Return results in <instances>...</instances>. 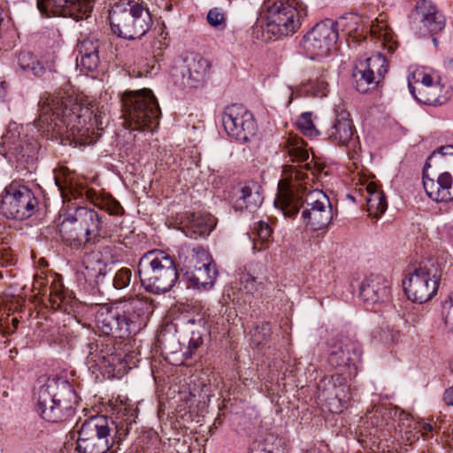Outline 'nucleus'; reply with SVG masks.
Wrapping results in <instances>:
<instances>
[{
    "label": "nucleus",
    "instance_id": "obj_1",
    "mask_svg": "<svg viewBox=\"0 0 453 453\" xmlns=\"http://www.w3.org/2000/svg\"><path fill=\"white\" fill-rule=\"evenodd\" d=\"M315 173L309 164L283 167V177L278 184L274 200L285 217L292 218L303 206L302 219L306 226L313 231L326 228L333 219V211L328 196L320 189H311Z\"/></svg>",
    "mask_w": 453,
    "mask_h": 453
},
{
    "label": "nucleus",
    "instance_id": "obj_2",
    "mask_svg": "<svg viewBox=\"0 0 453 453\" xmlns=\"http://www.w3.org/2000/svg\"><path fill=\"white\" fill-rule=\"evenodd\" d=\"M39 107L37 127L44 133L65 134L71 143L79 145L94 143L101 135V116L76 98L47 95L40 100Z\"/></svg>",
    "mask_w": 453,
    "mask_h": 453
},
{
    "label": "nucleus",
    "instance_id": "obj_3",
    "mask_svg": "<svg viewBox=\"0 0 453 453\" xmlns=\"http://www.w3.org/2000/svg\"><path fill=\"white\" fill-rule=\"evenodd\" d=\"M63 242L72 249H81L108 236L103 218L93 209L78 207L58 225Z\"/></svg>",
    "mask_w": 453,
    "mask_h": 453
},
{
    "label": "nucleus",
    "instance_id": "obj_4",
    "mask_svg": "<svg viewBox=\"0 0 453 453\" xmlns=\"http://www.w3.org/2000/svg\"><path fill=\"white\" fill-rule=\"evenodd\" d=\"M132 420H114L107 416H94L86 419L79 429L75 450L80 453H107L118 434H126Z\"/></svg>",
    "mask_w": 453,
    "mask_h": 453
},
{
    "label": "nucleus",
    "instance_id": "obj_5",
    "mask_svg": "<svg viewBox=\"0 0 453 453\" xmlns=\"http://www.w3.org/2000/svg\"><path fill=\"white\" fill-rule=\"evenodd\" d=\"M138 273L145 290L155 295L168 292L178 280L173 258L160 250L142 255L138 264Z\"/></svg>",
    "mask_w": 453,
    "mask_h": 453
},
{
    "label": "nucleus",
    "instance_id": "obj_6",
    "mask_svg": "<svg viewBox=\"0 0 453 453\" xmlns=\"http://www.w3.org/2000/svg\"><path fill=\"white\" fill-rule=\"evenodd\" d=\"M110 23L119 37L135 40L150 30L152 19L144 0H119L110 12Z\"/></svg>",
    "mask_w": 453,
    "mask_h": 453
},
{
    "label": "nucleus",
    "instance_id": "obj_7",
    "mask_svg": "<svg viewBox=\"0 0 453 453\" xmlns=\"http://www.w3.org/2000/svg\"><path fill=\"white\" fill-rule=\"evenodd\" d=\"M122 111L126 128L134 131H152L158 124L160 109L149 88L127 91L122 96Z\"/></svg>",
    "mask_w": 453,
    "mask_h": 453
},
{
    "label": "nucleus",
    "instance_id": "obj_8",
    "mask_svg": "<svg viewBox=\"0 0 453 453\" xmlns=\"http://www.w3.org/2000/svg\"><path fill=\"white\" fill-rule=\"evenodd\" d=\"M264 33L278 40L292 35L301 27V16L295 0H265L261 6Z\"/></svg>",
    "mask_w": 453,
    "mask_h": 453
},
{
    "label": "nucleus",
    "instance_id": "obj_9",
    "mask_svg": "<svg viewBox=\"0 0 453 453\" xmlns=\"http://www.w3.org/2000/svg\"><path fill=\"white\" fill-rule=\"evenodd\" d=\"M35 395L37 412L50 422H58L68 416L75 404L74 391L65 381L59 384L55 380H48L38 388Z\"/></svg>",
    "mask_w": 453,
    "mask_h": 453
},
{
    "label": "nucleus",
    "instance_id": "obj_10",
    "mask_svg": "<svg viewBox=\"0 0 453 453\" xmlns=\"http://www.w3.org/2000/svg\"><path fill=\"white\" fill-rule=\"evenodd\" d=\"M441 268L434 260H427L419 264L409 277L403 280V288L408 298L423 303L437 293L441 278Z\"/></svg>",
    "mask_w": 453,
    "mask_h": 453
},
{
    "label": "nucleus",
    "instance_id": "obj_11",
    "mask_svg": "<svg viewBox=\"0 0 453 453\" xmlns=\"http://www.w3.org/2000/svg\"><path fill=\"white\" fill-rule=\"evenodd\" d=\"M438 156L449 157V169L430 177L423 171V186L426 196L436 203H448L453 201V145L441 146L437 151L433 152L426 163L428 167L429 161Z\"/></svg>",
    "mask_w": 453,
    "mask_h": 453
},
{
    "label": "nucleus",
    "instance_id": "obj_12",
    "mask_svg": "<svg viewBox=\"0 0 453 453\" xmlns=\"http://www.w3.org/2000/svg\"><path fill=\"white\" fill-rule=\"evenodd\" d=\"M412 81L409 78L408 87L414 98L425 104L441 105L451 96L449 86L441 81L437 75L430 74L423 69H417L412 73Z\"/></svg>",
    "mask_w": 453,
    "mask_h": 453
},
{
    "label": "nucleus",
    "instance_id": "obj_13",
    "mask_svg": "<svg viewBox=\"0 0 453 453\" xmlns=\"http://www.w3.org/2000/svg\"><path fill=\"white\" fill-rule=\"evenodd\" d=\"M37 205V199L30 188L11 183L2 196L0 212L8 219L23 220L35 213Z\"/></svg>",
    "mask_w": 453,
    "mask_h": 453
},
{
    "label": "nucleus",
    "instance_id": "obj_14",
    "mask_svg": "<svg viewBox=\"0 0 453 453\" xmlns=\"http://www.w3.org/2000/svg\"><path fill=\"white\" fill-rule=\"evenodd\" d=\"M338 23L333 19H326L308 32L303 38L301 45L311 58L326 57L338 39Z\"/></svg>",
    "mask_w": 453,
    "mask_h": 453
},
{
    "label": "nucleus",
    "instance_id": "obj_15",
    "mask_svg": "<svg viewBox=\"0 0 453 453\" xmlns=\"http://www.w3.org/2000/svg\"><path fill=\"white\" fill-rule=\"evenodd\" d=\"M222 124L226 132L241 142L250 141L257 130L252 113L239 104L226 107L222 114Z\"/></svg>",
    "mask_w": 453,
    "mask_h": 453
},
{
    "label": "nucleus",
    "instance_id": "obj_16",
    "mask_svg": "<svg viewBox=\"0 0 453 453\" xmlns=\"http://www.w3.org/2000/svg\"><path fill=\"white\" fill-rule=\"evenodd\" d=\"M361 357V349L357 342L348 339H341L330 347L328 363L337 371L334 374L356 377L357 362Z\"/></svg>",
    "mask_w": 453,
    "mask_h": 453
},
{
    "label": "nucleus",
    "instance_id": "obj_17",
    "mask_svg": "<svg viewBox=\"0 0 453 453\" xmlns=\"http://www.w3.org/2000/svg\"><path fill=\"white\" fill-rule=\"evenodd\" d=\"M387 72V59L380 53L366 58L365 61H359L356 65L353 73L357 90L360 93H365L370 88H375L384 78Z\"/></svg>",
    "mask_w": 453,
    "mask_h": 453
},
{
    "label": "nucleus",
    "instance_id": "obj_18",
    "mask_svg": "<svg viewBox=\"0 0 453 453\" xmlns=\"http://www.w3.org/2000/svg\"><path fill=\"white\" fill-rule=\"evenodd\" d=\"M96 0H36L39 12L46 16H70L76 20L87 19Z\"/></svg>",
    "mask_w": 453,
    "mask_h": 453
},
{
    "label": "nucleus",
    "instance_id": "obj_19",
    "mask_svg": "<svg viewBox=\"0 0 453 453\" xmlns=\"http://www.w3.org/2000/svg\"><path fill=\"white\" fill-rule=\"evenodd\" d=\"M351 378L343 374H333L325 383L323 395L331 412L341 413L349 407L352 395L348 382Z\"/></svg>",
    "mask_w": 453,
    "mask_h": 453
},
{
    "label": "nucleus",
    "instance_id": "obj_20",
    "mask_svg": "<svg viewBox=\"0 0 453 453\" xmlns=\"http://www.w3.org/2000/svg\"><path fill=\"white\" fill-rule=\"evenodd\" d=\"M96 328L103 335L123 337L125 334H130L129 322L125 321L119 311L114 308L103 306L96 314Z\"/></svg>",
    "mask_w": 453,
    "mask_h": 453
},
{
    "label": "nucleus",
    "instance_id": "obj_21",
    "mask_svg": "<svg viewBox=\"0 0 453 453\" xmlns=\"http://www.w3.org/2000/svg\"><path fill=\"white\" fill-rule=\"evenodd\" d=\"M232 203L235 211H255L263 203L261 186L252 180L239 184L234 190Z\"/></svg>",
    "mask_w": 453,
    "mask_h": 453
},
{
    "label": "nucleus",
    "instance_id": "obj_22",
    "mask_svg": "<svg viewBox=\"0 0 453 453\" xmlns=\"http://www.w3.org/2000/svg\"><path fill=\"white\" fill-rule=\"evenodd\" d=\"M390 295V284L382 275L372 274L365 278L360 287V299L367 305L387 301Z\"/></svg>",
    "mask_w": 453,
    "mask_h": 453
},
{
    "label": "nucleus",
    "instance_id": "obj_23",
    "mask_svg": "<svg viewBox=\"0 0 453 453\" xmlns=\"http://www.w3.org/2000/svg\"><path fill=\"white\" fill-rule=\"evenodd\" d=\"M179 265L186 275L190 274L197 267L211 265L212 260L209 252L197 245H182L178 253Z\"/></svg>",
    "mask_w": 453,
    "mask_h": 453
},
{
    "label": "nucleus",
    "instance_id": "obj_24",
    "mask_svg": "<svg viewBox=\"0 0 453 453\" xmlns=\"http://www.w3.org/2000/svg\"><path fill=\"white\" fill-rule=\"evenodd\" d=\"M329 140L342 146H347L352 140L354 126L349 113L342 107L335 109V119L327 131Z\"/></svg>",
    "mask_w": 453,
    "mask_h": 453
},
{
    "label": "nucleus",
    "instance_id": "obj_25",
    "mask_svg": "<svg viewBox=\"0 0 453 453\" xmlns=\"http://www.w3.org/2000/svg\"><path fill=\"white\" fill-rule=\"evenodd\" d=\"M216 226V219L211 214L192 213L187 217L183 226L184 234L193 239L210 234Z\"/></svg>",
    "mask_w": 453,
    "mask_h": 453
},
{
    "label": "nucleus",
    "instance_id": "obj_26",
    "mask_svg": "<svg viewBox=\"0 0 453 453\" xmlns=\"http://www.w3.org/2000/svg\"><path fill=\"white\" fill-rule=\"evenodd\" d=\"M88 357L100 369L105 370L109 375L119 376L125 372L126 364L123 357L111 349L106 351L101 349L99 352L97 350L90 351Z\"/></svg>",
    "mask_w": 453,
    "mask_h": 453
},
{
    "label": "nucleus",
    "instance_id": "obj_27",
    "mask_svg": "<svg viewBox=\"0 0 453 453\" xmlns=\"http://www.w3.org/2000/svg\"><path fill=\"white\" fill-rule=\"evenodd\" d=\"M370 30L372 36L377 38L384 49L389 53L395 51L397 47V42L384 16L380 15L371 25Z\"/></svg>",
    "mask_w": 453,
    "mask_h": 453
},
{
    "label": "nucleus",
    "instance_id": "obj_28",
    "mask_svg": "<svg viewBox=\"0 0 453 453\" xmlns=\"http://www.w3.org/2000/svg\"><path fill=\"white\" fill-rule=\"evenodd\" d=\"M1 147L2 154L5 157H14L19 160L26 156L23 142L19 136V132L16 130H8L2 136Z\"/></svg>",
    "mask_w": 453,
    "mask_h": 453
},
{
    "label": "nucleus",
    "instance_id": "obj_29",
    "mask_svg": "<svg viewBox=\"0 0 453 453\" xmlns=\"http://www.w3.org/2000/svg\"><path fill=\"white\" fill-rule=\"evenodd\" d=\"M84 274L90 280H98L105 276L107 264L103 258V254L98 250H93L85 255L83 258Z\"/></svg>",
    "mask_w": 453,
    "mask_h": 453
},
{
    "label": "nucleus",
    "instance_id": "obj_30",
    "mask_svg": "<svg viewBox=\"0 0 453 453\" xmlns=\"http://www.w3.org/2000/svg\"><path fill=\"white\" fill-rule=\"evenodd\" d=\"M125 321L129 322L130 328L134 326L136 319L142 316L148 306L147 300L140 296H131L120 302Z\"/></svg>",
    "mask_w": 453,
    "mask_h": 453
},
{
    "label": "nucleus",
    "instance_id": "obj_31",
    "mask_svg": "<svg viewBox=\"0 0 453 453\" xmlns=\"http://www.w3.org/2000/svg\"><path fill=\"white\" fill-rule=\"evenodd\" d=\"M187 276L192 285L204 289L210 288L214 285L217 278L216 265L211 260V265L197 267L196 271Z\"/></svg>",
    "mask_w": 453,
    "mask_h": 453
},
{
    "label": "nucleus",
    "instance_id": "obj_32",
    "mask_svg": "<svg viewBox=\"0 0 453 453\" xmlns=\"http://www.w3.org/2000/svg\"><path fill=\"white\" fill-rule=\"evenodd\" d=\"M285 150L292 161L303 162L309 157L305 142L296 134H289L285 142Z\"/></svg>",
    "mask_w": 453,
    "mask_h": 453
},
{
    "label": "nucleus",
    "instance_id": "obj_33",
    "mask_svg": "<svg viewBox=\"0 0 453 453\" xmlns=\"http://www.w3.org/2000/svg\"><path fill=\"white\" fill-rule=\"evenodd\" d=\"M189 79L196 83L203 82L210 73L211 63L206 58L196 55L188 58Z\"/></svg>",
    "mask_w": 453,
    "mask_h": 453
},
{
    "label": "nucleus",
    "instance_id": "obj_34",
    "mask_svg": "<svg viewBox=\"0 0 453 453\" xmlns=\"http://www.w3.org/2000/svg\"><path fill=\"white\" fill-rule=\"evenodd\" d=\"M392 411L382 407H377L366 416L367 422L380 432L389 429L392 424Z\"/></svg>",
    "mask_w": 453,
    "mask_h": 453
},
{
    "label": "nucleus",
    "instance_id": "obj_35",
    "mask_svg": "<svg viewBox=\"0 0 453 453\" xmlns=\"http://www.w3.org/2000/svg\"><path fill=\"white\" fill-rule=\"evenodd\" d=\"M254 231L257 234V239H254L253 250L261 251L267 249L273 234L271 226L266 222L258 221L255 224Z\"/></svg>",
    "mask_w": 453,
    "mask_h": 453
},
{
    "label": "nucleus",
    "instance_id": "obj_36",
    "mask_svg": "<svg viewBox=\"0 0 453 453\" xmlns=\"http://www.w3.org/2000/svg\"><path fill=\"white\" fill-rule=\"evenodd\" d=\"M239 280L242 289L252 295L261 290L265 286L264 279L255 275L250 270L242 272Z\"/></svg>",
    "mask_w": 453,
    "mask_h": 453
},
{
    "label": "nucleus",
    "instance_id": "obj_37",
    "mask_svg": "<svg viewBox=\"0 0 453 453\" xmlns=\"http://www.w3.org/2000/svg\"><path fill=\"white\" fill-rule=\"evenodd\" d=\"M367 211L370 217L379 218L388 207L386 196L383 192H375L366 197Z\"/></svg>",
    "mask_w": 453,
    "mask_h": 453
},
{
    "label": "nucleus",
    "instance_id": "obj_38",
    "mask_svg": "<svg viewBox=\"0 0 453 453\" xmlns=\"http://www.w3.org/2000/svg\"><path fill=\"white\" fill-rule=\"evenodd\" d=\"M19 66L23 70H31L34 75L41 76L44 73L43 66L36 60L30 52H22L18 57Z\"/></svg>",
    "mask_w": 453,
    "mask_h": 453
},
{
    "label": "nucleus",
    "instance_id": "obj_39",
    "mask_svg": "<svg viewBox=\"0 0 453 453\" xmlns=\"http://www.w3.org/2000/svg\"><path fill=\"white\" fill-rule=\"evenodd\" d=\"M272 336V326L267 322L257 325L251 332L252 342L259 347L265 345Z\"/></svg>",
    "mask_w": 453,
    "mask_h": 453
},
{
    "label": "nucleus",
    "instance_id": "obj_40",
    "mask_svg": "<svg viewBox=\"0 0 453 453\" xmlns=\"http://www.w3.org/2000/svg\"><path fill=\"white\" fill-rule=\"evenodd\" d=\"M420 23L424 28V32L436 34L441 31L445 26L444 17L441 13L424 17L420 19Z\"/></svg>",
    "mask_w": 453,
    "mask_h": 453
},
{
    "label": "nucleus",
    "instance_id": "obj_41",
    "mask_svg": "<svg viewBox=\"0 0 453 453\" xmlns=\"http://www.w3.org/2000/svg\"><path fill=\"white\" fill-rule=\"evenodd\" d=\"M297 126L301 132L310 137L315 136L318 131L312 120V115L310 112H304L297 121Z\"/></svg>",
    "mask_w": 453,
    "mask_h": 453
},
{
    "label": "nucleus",
    "instance_id": "obj_42",
    "mask_svg": "<svg viewBox=\"0 0 453 453\" xmlns=\"http://www.w3.org/2000/svg\"><path fill=\"white\" fill-rule=\"evenodd\" d=\"M79 55H98L99 41L95 37L81 40L78 46Z\"/></svg>",
    "mask_w": 453,
    "mask_h": 453
},
{
    "label": "nucleus",
    "instance_id": "obj_43",
    "mask_svg": "<svg viewBox=\"0 0 453 453\" xmlns=\"http://www.w3.org/2000/svg\"><path fill=\"white\" fill-rule=\"evenodd\" d=\"M132 279V272L129 268H121L119 269L113 279V286L117 289H122L127 288L131 281Z\"/></svg>",
    "mask_w": 453,
    "mask_h": 453
},
{
    "label": "nucleus",
    "instance_id": "obj_44",
    "mask_svg": "<svg viewBox=\"0 0 453 453\" xmlns=\"http://www.w3.org/2000/svg\"><path fill=\"white\" fill-rule=\"evenodd\" d=\"M417 15L419 19L440 13L430 0H420L416 5Z\"/></svg>",
    "mask_w": 453,
    "mask_h": 453
},
{
    "label": "nucleus",
    "instance_id": "obj_45",
    "mask_svg": "<svg viewBox=\"0 0 453 453\" xmlns=\"http://www.w3.org/2000/svg\"><path fill=\"white\" fill-rule=\"evenodd\" d=\"M208 23L216 28H224L226 27V18L224 13L219 8H213L207 14Z\"/></svg>",
    "mask_w": 453,
    "mask_h": 453
},
{
    "label": "nucleus",
    "instance_id": "obj_46",
    "mask_svg": "<svg viewBox=\"0 0 453 453\" xmlns=\"http://www.w3.org/2000/svg\"><path fill=\"white\" fill-rule=\"evenodd\" d=\"M384 334H386L388 341L392 346H397L399 343H401L404 335L400 329L395 328L393 326H388L384 331Z\"/></svg>",
    "mask_w": 453,
    "mask_h": 453
},
{
    "label": "nucleus",
    "instance_id": "obj_47",
    "mask_svg": "<svg viewBox=\"0 0 453 453\" xmlns=\"http://www.w3.org/2000/svg\"><path fill=\"white\" fill-rule=\"evenodd\" d=\"M80 64L88 71L95 70L99 64V57L98 55H80Z\"/></svg>",
    "mask_w": 453,
    "mask_h": 453
},
{
    "label": "nucleus",
    "instance_id": "obj_48",
    "mask_svg": "<svg viewBox=\"0 0 453 453\" xmlns=\"http://www.w3.org/2000/svg\"><path fill=\"white\" fill-rule=\"evenodd\" d=\"M445 322L447 325L453 327V294L450 296L449 300L444 303Z\"/></svg>",
    "mask_w": 453,
    "mask_h": 453
},
{
    "label": "nucleus",
    "instance_id": "obj_49",
    "mask_svg": "<svg viewBox=\"0 0 453 453\" xmlns=\"http://www.w3.org/2000/svg\"><path fill=\"white\" fill-rule=\"evenodd\" d=\"M107 211L111 215H120L124 210L118 201L111 200L107 203Z\"/></svg>",
    "mask_w": 453,
    "mask_h": 453
},
{
    "label": "nucleus",
    "instance_id": "obj_50",
    "mask_svg": "<svg viewBox=\"0 0 453 453\" xmlns=\"http://www.w3.org/2000/svg\"><path fill=\"white\" fill-rule=\"evenodd\" d=\"M444 401L447 405L453 406V387L445 391Z\"/></svg>",
    "mask_w": 453,
    "mask_h": 453
},
{
    "label": "nucleus",
    "instance_id": "obj_51",
    "mask_svg": "<svg viewBox=\"0 0 453 453\" xmlns=\"http://www.w3.org/2000/svg\"><path fill=\"white\" fill-rule=\"evenodd\" d=\"M432 430L433 426L431 424L422 423L419 425V432L423 436L428 434V433H430Z\"/></svg>",
    "mask_w": 453,
    "mask_h": 453
},
{
    "label": "nucleus",
    "instance_id": "obj_52",
    "mask_svg": "<svg viewBox=\"0 0 453 453\" xmlns=\"http://www.w3.org/2000/svg\"><path fill=\"white\" fill-rule=\"evenodd\" d=\"M366 191L368 193V196H372L375 192H382L375 183H369L366 187Z\"/></svg>",
    "mask_w": 453,
    "mask_h": 453
},
{
    "label": "nucleus",
    "instance_id": "obj_53",
    "mask_svg": "<svg viewBox=\"0 0 453 453\" xmlns=\"http://www.w3.org/2000/svg\"><path fill=\"white\" fill-rule=\"evenodd\" d=\"M7 93V85L4 81L0 80V99L4 98Z\"/></svg>",
    "mask_w": 453,
    "mask_h": 453
},
{
    "label": "nucleus",
    "instance_id": "obj_54",
    "mask_svg": "<svg viewBox=\"0 0 453 453\" xmlns=\"http://www.w3.org/2000/svg\"><path fill=\"white\" fill-rule=\"evenodd\" d=\"M326 91H327V83H326L325 81H321V85H320L321 96H326Z\"/></svg>",
    "mask_w": 453,
    "mask_h": 453
},
{
    "label": "nucleus",
    "instance_id": "obj_55",
    "mask_svg": "<svg viewBox=\"0 0 453 453\" xmlns=\"http://www.w3.org/2000/svg\"><path fill=\"white\" fill-rule=\"evenodd\" d=\"M72 449H73L72 445L71 446H65L64 448V449L61 450L60 453H69V451L72 450Z\"/></svg>",
    "mask_w": 453,
    "mask_h": 453
},
{
    "label": "nucleus",
    "instance_id": "obj_56",
    "mask_svg": "<svg viewBox=\"0 0 453 453\" xmlns=\"http://www.w3.org/2000/svg\"><path fill=\"white\" fill-rule=\"evenodd\" d=\"M254 453H273V452L271 450H266V449H258Z\"/></svg>",
    "mask_w": 453,
    "mask_h": 453
},
{
    "label": "nucleus",
    "instance_id": "obj_57",
    "mask_svg": "<svg viewBox=\"0 0 453 453\" xmlns=\"http://www.w3.org/2000/svg\"><path fill=\"white\" fill-rule=\"evenodd\" d=\"M449 67L453 70V59H449L448 62Z\"/></svg>",
    "mask_w": 453,
    "mask_h": 453
},
{
    "label": "nucleus",
    "instance_id": "obj_58",
    "mask_svg": "<svg viewBox=\"0 0 453 453\" xmlns=\"http://www.w3.org/2000/svg\"><path fill=\"white\" fill-rule=\"evenodd\" d=\"M433 42H434V44L435 46H437V44H438V41H437V39H436V38H434V37L433 38Z\"/></svg>",
    "mask_w": 453,
    "mask_h": 453
},
{
    "label": "nucleus",
    "instance_id": "obj_59",
    "mask_svg": "<svg viewBox=\"0 0 453 453\" xmlns=\"http://www.w3.org/2000/svg\"><path fill=\"white\" fill-rule=\"evenodd\" d=\"M12 322H13L14 326H16V324H18V320H17V319H12Z\"/></svg>",
    "mask_w": 453,
    "mask_h": 453
},
{
    "label": "nucleus",
    "instance_id": "obj_60",
    "mask_svg": "<svg viewBox=\"0 0 453 453\" xmlns=\"http://www.w3.org/2000/svg\"><path fill=\"white\" fill-rule=\"evenodd\" d=\"M124 411L127 412V408H124ZM126 413L123 414V416H125Z\"/></svg>",
    "mask_w": 453,
    "mask_h": 453
}]
</instances>
